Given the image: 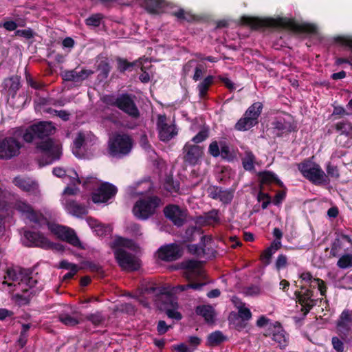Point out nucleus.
<instances>
[{
	"mask_svg": "<svg viewBox=\"0 0 352 352\" xmlns=\"http://www.w3.org/2000/svg\"><path fill=\"white\" fill-rule=\"evenodd\" d=\"M34 294H31L30 292H23V294H16L15 298L19 303L25 305L30 303L31 297Z\"/></svg>",
	"mask_w": 352,
	"mask_h": 352,
	"instance_id": "052dcab7",
	"label": "nucleus"
},
{
	"mask_svg": "<svg viewBox=\"0 0 352 352\" xmlns=\"http://www.w3.org/2000/svg\"><path fill=\"white\" fill-rule=\"evenodd\" d=\"M283 188V190L278 191L275 196L274 197L272 201L274 205L278 206L285 200L287 194V189L285 187H284Z\"/></svg>",
	"mask_w": 352,
	"mask_h": 352,
	"instance_id": "0e129e2a",
	"label": "nucleus"
},
{
	"mask_svg": "<svg viewBox=\"0 0 352 352\" xmlns=\"http://www.w3.org/2000/svg\"><path fill=\"white\" fill-rule=\"evenodd\" d=\"M167 118L165 114L158 115L157 120V127L158 130L159 138L161 141L167 142L177 135L176 126L168 124Z\"/></svg>",
	"mask_w": 352,
	"mask_h": 352,
	"instance_id": "f3484780",
	"label": "nucleus"
},
{
	"mask_svg": "<svg viewBox=\"0 0 352 352\" xmlns=\"http://www.w3.org/2000/svg\"><path fill=\"white\" fill-rule=\"evenodd\" d=\"M117 69L120 73H124L126 71H132L135 65V62H129L126 59L118 58L117 59Z\"/></svg>",
	"mask_w": 352,
	"mask_h": 352,
	"instance_id": "49530a36",
	"label": "nucleus"
},
{
	"mask_svg": "<svg viewBox=\"0 0 352 352\" xmlns=\"http://www.w3.org/2000/svg\"><path fill=\"white\" fill-rule=\"evenodd\" d=\"M196 314L204 318L207 322L213 321L214 311L210 305H199L196 307Z\"/></svg>",
	"mask_w": 352,
	"mask_h": 352,
	"instance_id": "ea45409f",
	"label": "nucleus"
},
{
	"mask_svg": "<svg viewBox=\"0 0 352 352\" xmlns=\"http://www.w3.org/2000/svg\"><path fill=\"white\" fill-rule=\"evenodd\" d=\"M102 19V15L101 14H94L85 20V24L87 26L97 28L100 26Z\"/></svg>",
	"mask_w": 352,
	"mask_h": 352,
	"instance_id": "603ef678",
	"label": "nucleus"
},
{
	"mask_svg": "<svg viewBox=\"0 0 352 352\" xmlns=\"http://www.w3.org/2000/svg\"><path fill=\"white\" fill-rule=\"evenodd\" d=\"M36 148L43 153L41 162L43 165L52 164L60 158V153L58 149L54 148V142L50 138L38 143Z\"/></svg>",
	"mask_w": 352,
	"mask_h": 352,
	"instance_id": "4468645a",
	"label": "nucleus"
},
{
	"mask_svg": "<svg viewBox=\"0 0 352 352\" xmlns=\"http://www.w3.org/2000/svg\"><path fill=\"white\" fill-rule=\"evenodd\" d=\"M223 188L219 186H211L208 188L209 197L213 199H219Z\"/></svg>",
	"mask_w": 352,
	"mask_h": 352,
	"instance_id": "338daca9",
	"label": "nucleus"
},
{
	"mask_svg": "<svg viewBox=\"0 0 352 352\" xmlns=\"http://www.w3.org/2000/svg\"><path fill=\"white\" fill-rule=\"evenodd\" d=\"M288 258L285 254H280L275 261V269L279 272L287 266Z\"/></svg>",
	"mask_w": 352,
	"mask_h": 352,
	"instance_id": "5fc2aeb1",
	"label": "nucleus"
},
{
	"mask_svg": "<svg viewBox=\"0 0 352 352\" xmlns=\"http://www.w3.org/2000/svg\"><path fill=\"white\" fill-rule=\"evenodd\" d=\"M219 146L221 148L220 156L222 160L227 162H232L236 157L234 150L226 141H220Z\"/></svg>",
	"mask_w": 352,
	"mask_h": 352,
	"instance_id": "72a5a7b5",
	"label": "nucleus"
},
{
	"mask_svg": "<svg viewBox=\"0 0 352 352\" xmlns=\"http://www.w3.org/2000/svg\"><path fill=\"white\" fill-rule=\"evenodd\" d=\"M20 77L15 75L8 78L3 81V87L7 90L8 96L14 98L21 87Z\"/></svg>",
	"mask_w": 352,
	"mask_h": 352,
	"instance_id": "bb28decb",
	"label": "nucleus"
},
{
	"mask_svg": "<svg viewBox=\"0 0 352 352\" xmlns=\"http://www.w3.org/2000/svg\"><path fill=\"white\" fill-rule=\"evenodd\" d=\"M255 155L252 151L245 152V157L242 159L243 167L245 170L251 171L254 170Z\"/></svg>",
	"mask_w": 352,
	"mask_h": 352,
	"instance_id": "c03bdc74",
	"label": "nucleus"
},
{
	"mask_svg": "<svg viewBox=\"0 0 352 352\" xmlns=\"http://www.w3.org/2000/svg\"><path fill=\"white\" fill-rule=\"evenodd\" d=\"M342 248L343 243L341 241V239L336 238L332 243L330 253L333 256L336 257L340 254V252Z\"/></svg>",
	"mask_w": 352,
	"mask_h": 352,
	"instance_id": "6e6d98bb",
	"label": "nucleus"
},
{
	"mask_svg": "<svg viewBox=\"0 0 352 352\" xmlns=\"http://www.w3.org/2000/svg\"><path fill=\"white\" fill-rule=\"evenodd\" d=\"M133 146V140L127 134H116L109 141L108 150L111 156L122 157L128 155Z\"/></svg>",
	"mask_w": 352,
	"mask_h": 352,
	"instance_id": "423d86ee",
	"label": "nucleus"
},
{
	"mask_svg": "<svg viewBox=\"0 0 352 352\" xmlns=\"http://www.w3.org/2000/svg\"><path fill=\"white\" fill-rule=\"evenodd\" d=\"M13 208L23 217L39 228L49 223L47 219L41 212L35 210L25 200L16 199L13 204Z\"/></svg>",
	"mask_w": 352,
	"mask_h": 352,
	"instance_id": "0eeeda50",
	"label": "nucleus"
},
{
	"mask_svg": "<svg viewBox=\"0 0 352 352\" xmlns=\"http://www.w3.org/2000/svg\"><path fill=\"white\" fill-rule=\"evenodd\" d=\"M142 7L149 14H159L166 6L164 0H142Z\"/></svg>",
	"mask_w": 352,
	"mask_h": 352,
	"instance_id": "cd10ccee",
	"label": "nucleus"
},
{
	"mask_svg": "<svg viewBox=\"0 0 352 352\" xmlns=\"http://www.w3.org/2000/svg\"><path fill=\"white\" fill-rule=\"evenodd\" d=\"M274 253L271 248H267L261 255V260L263 262L265 265H268L271 263V258Z\"/></svg>",
	"mask_w": 352,
	"mask_h": 352,
	"instance_id": "69168bd1",
	"label": "nucleus"
},
{
	"mask_svg": "<svg viewBox=\"0 0 352 352\" xmlns=\"http://www.w3.org/2000/svg\"><path fill=\"white\" fill-rule=\"evenodd\" d=\"M337 265L341 269H346L352 267V254H345L342 255L337 262Z\"/></svg>",
	"mask_w": 352,
	"mask_h": 352,
	"instance_id": "09e8293b",
	"label": "nucleus"
},
{
	"mask_svg": "<svg viewBox=\"0 0 352 352\" xmlns=\"http://www.w3.org/2000/svg\"><path fill=\"white\" fill-rule=\"evenodd\" d=\"M287 118L278 117L271 123L272 133L278 138L298 131V126L293 117L287 114Z\"/></svg>",
	"mask_w": 352,
	"mask_h": 352,
	"instance_id": "6e6552de",
	"label": "nucleus"
},
{
	"mask_svg": "<svg viewBox=\"0 0 352 352\" xmlns=\"http://www.w3.org/2000/svg\"><path fill=\"white\" fill-rule=\"evenodd\" d=\"M97 69L99 72L98 76V78L102 80L106 79L109 76L111 66L107 61L101 60L98 65Z\"/></svg>",
	"mask_w": 352,
	"mask_h": 352,
	"instance_id": "a18cd8bd",
	"label": "nucleus"
},
{
	"mask_svg": "<svg viewBox=\"0 0 352 352\" xmlns=\"http://www.w3.org/2000/svg\"><path fill=\"white\" fill-rule=\"evenodd\" d=\"M242 25L250 27L252 30L262 28H283L296 33L316 34L318 28L315 24L298 23L293 19L287 17L259 18L256 16H243L240 19Z\"/></svg>",
	"mask_w": 352,
	"mask_h": 352,
	"instance_id": "f257e3e1",
	"label": "nucleus"
},
{
	"mask_svg": "<svg viewBox=\"0 0 352 352\" xmlns=\"http://www.w3.org/2000/svg\"><path fill=\"white\" fill-rule=\"evenodd\" d=\"M59 320L67 326L74 327L80 322L79 320L67 314H63L59 316Z\"/></svg>",
	"mask_w": 352,
	"mask_h": 352,
	"instance_id": "8fccbe9b",
	"label": "nucleus"
},
{
	"mask_svg": "<svg viewBox=\"0 0 352 352\" xmlns=\"http://www.w3.org/2000/svg\"><path fill=\"white\" fill-rule=\"evenodd\" d=\"M135 98V96L133 94L122 93L117 96L106 95L103 98V102L107 105L118 108L131 118L136 120L140 117V112Z\"/></svg>",
	"mask_w": 352,
	"mask_h": 352,
	"instance_id": "f03ea898",
	"label": "nucleus"
},
{
	"mask_svg": "<svg viewBox=\"0 0 352 352\" xmlns=\"http://www.w3.org/2000/svg\"><path fill=\"white\" fill-rule=\"evenodd\" d=\"M199 262L195 260H188L184 263V268L187 270L184 273V277L190 281L192 279L193 274L198 270Z\"/></svg>",
	"mask_w": 352,
	"mask_h": 352,
	"instance_id": "a19ab883",
	"label": "nucleus"
},
{
	"mask_svg": "<svg viewBox=\"0 0 352 352\" xmlns=\"http://www.w3.org/2000/svg\"><path fill=\"white\" fill-rule=\"evenodd\" d=\"M25 269H21L20 270L19 272L18 273L15 270L12 268H8L6 270V276H4L5 280L3 282V284H7L8 286H11L12 284L8 283L7 280H12V281H20L21 282V276L24 274V270Z\"/></svg>",
	"mask_w": 352,
	"mask_h": 352,
	"instance_id": "79ce46f5",
	"label": "nucleus"
},
{
	"mask_svg": "<svg viewBox=\"0 0 352 352\" xmlns=\"http://www.w3.org/2000/svg\"><path fill=\"white\" fill-rule=\"evenodd\" d=\"M332 127L339 134L335 139L336 143L341 147H347L352 140V122L342 120L335 123Z\"/></svg>",
	"mask_w": 352,
	"mask_h": 352,
	"instance_id": "9b49d317",
	"label": "nucleus"
},
{
	"mask_svg": "<svg viewBox=\"0 0 352 352\" xmlns=\"http://www.w3.org/2000/svg\"><path fill=\"white\" fill-rule=\"evenodd\" d=\"M227 338L219 330L210 333L207 336L206 345L208 346H217L225 342Z\"/></svg>",
	"mask_w": 352,
	"mask_h": 352,
	"instance_id": "e433bc0d",
	"label": "nucleus"
},
{
	"mask_svg": "<svg viewBox=\"0 0 352 352\" xmlns=\"http://www.w3.org/2000/svg\"><path fill=\"white\" fill-rule=\"evenodd\" d=\"M257 176L260 180V183L261 185L274 183L280 188L285 187L283 182L278 177V176L274 173L272 171H260L257 173Z\"/></svg>",
	"mask_w": 352,
	"mask_h": 352,
	"instance_id": "a878e982",
	"label": "nucleus"
},
{
	"mask_svg": "<svg viewBox=\"0 0 352 352\" xmlns=\"http://www.w3.org/2000/svg\"><path fill=\"white\" fill-rule=\"evenodd\" d=\"M38 283L37 280L32 276V271L31 270H25L24 274L21 276L20 285L24 284L28 288L22 289V292H30L31 294H35L36 291L33 287Z\"/></svg>",
	"mask_w": 352,
	"mask_h": 352,
	"instance_id": "c756f323",
	"label": "nucleus"
},
{
	"mask_svg": "<svg viewBox=\"0 0 352 352\" xmlns=\"http://www.w3.org/2000/svg\"><path fill=\"white\" fill-rule=\"evenodd\" d=\"M252 318V314L248 307L240 306L238 307V312L234 311L230 314L228 321L237 331H241L247 327L248 322Z\"/></svg>",
	"mask_w": 352,
	"mask_h": 352,
	"instance_id": "2eb2a0df",
	"label": "nucleus"
},
{
	"mask_svg": "<svg viewBox=\"0 0 352 352\" xmlns=\"http://www.w3.org/2000/svg\"><path fill=\"white\" fill-rule=\"evenodd\" d=\"M198 221L207 226L219 224L221 221L219 217V210L217 209H212L208 212L204 213L203 216H199L198 217Z\"/></svg>",
	"mask_w": 352,
	"mask_h": 352,
	"instance_id": "473e14b6",
	"label": "nucleus"
},
{
	"mask_svg": "<svg viewBox=\"0 0 352 352\" xmlns=\"http://www.w3.org/2000/svg\"><path fill=\"white\" fill-rule=\"evenodd\" d=\"M26 81L29 86L36 90H42L45 87V84L41 81H36L30 75L26 76Z\"/></svg>",
	"mask_w": 352,
	"mask_h": 352,
	"instance_id": "13d9d810",
	"label": "nucleus"
},
{
	"mask_svg": "<svg viewBox=\"0 0 352 352\" xmlns=\"http://www.w3.org/2000/svg\"><path fill=\"white\" fill-rule=\"evenodd\" d=\"M203 234V230L197 226H192L186 228L184 234V239L186 241L192 242L200 238Z\"/></svg>",
	"mask_w": 352,
	"mask_h": 352,
	"instance_id": "4c0bfd02",
	"label": "nucleus"
},
{
	"mask_svg": "<svg viewBox=\"0 0 352 352\" xmlns=\"http://www.w3.org/2000/svg\"><path fill=\"white\" fill-rule=\"evenodd\" d=\"M118 192V188L109 182H102L91 193V200L95 204L107 203L113 198Z\"/></svg>",
	"mask_w": 352,
	"mask_h": 352,
	"instance_id": "ddd939ff",
	"label": "nucleus"
},
{
	"mask_svg": "<svg viewBox=\"0 0 352 352\" xmlns=\"http://www.w3.org/2000/svg\"><path fill=\"white\" fill-rule=\"evenodd\" d=\"M162 204L161 199L156 196H148L138 199L133 208L134 215L139 219L146 220L156 213Z\"/></svg>",
	"mask_w": 352,
	"mask_h": 352,
	"instance_id": "39448f33",
	"label": "nucleus"
},
{
	"mask_svg": "<svg viewBox=\"0 0 352 352\" xmlns=\"http://www.w3.org/2000/svg\"><path fill=\"white\" fill-rule=\"evenodd\" d=\"M335 42L342 46L348 47L352 52V36H338L335 38Z\"/></svg>",
	"mask_w": 352,
	"mask_h": 352,
	"instance_id": "864d4df0",
	"label": "nucleus"
},
{
	"mask_svg": "<svg viewBox=\"0 0 352 352\" xmlns=\"http://www.w3.org/2000/svg\"><path fill=\"white\" fill-rule=\"evenodd\" d=\"M164 216L175 226H182L186 221L184 211L177 205L170 204L164 208Z\"/></svg>",
	"mask_w": 352,
	"mask_h": 352,
	"instance_id": "412c9836",
	"label": "nucleus"
},
{
	"mask_svg": "<svg viewBox=\"0 0 352 352\" xmlns=\"http://www.w3.org/2000/svg\"><path fill=\"white\" fill-rule=\"evenodd\" d=\"M209 137V129L208 127H204L201 130L195 135L192 139L191 141L195 143V144H197L203 142Z\"/></svg>",
	"mask_w": 352,
	"mask_h": 352,
	"instance_id": "3c124183",
	"label": "nucleus"
},
{
	"mask_svg": "<svg viewBox=\"0 0 352 352\" xmlns=\"http://www.w3.org/2000/svg\"><path fill=\"white\" fill-rule=\"evenodd\" d=\"M155 301L161 310H166L169 308H176L177 302L175 297L165 287L159 289Z\"/></svg>",
	"mask_w": 352,
	"mask_h": 352,
	"instance_id": "4be33fe9",
	"label": "nucleus"
},
{
	"mask_svg": "<svg viewBox=\"0 0 352 352\" xmlns=\"http://www.w3.org/2000/svg\"><path fill=\"white\" fill-rule=\"evenodd\" d=\"M114 255L119 266L123 270L136 271L140 267L139 261L132 254L122 248L116 249Z\"/></svg>",
	"mask_w": 352,
	"mask_h": 352,
	"instance_id": "dca6fc26",
	"label": "nucleus"
},
{
	"mask_svg": "<svg viewBox=\"0 0 352 352\" xmlns=\"http://www.w3.org/2000/svg\"><path fill=\"white\" fill-rule=\"evenodd\" d=\"M214 76L208 75L201 81L197 87L199 91V96L201 99L207 98L208 91L212 85L214 84Z\"/></svg>",
	"mask_w": 352,
	"mask_h": 352,
	"instance_id": "f704fd0d",
	"label": "nucleus"
},
{
	"mask_svg": "<svg viewBox=\"0 0 352 352\" xmlns=\"http://www.w3.org/2000/svg\"><path fill=\"white\" fill-rule=\"evenodd\" d=\"M313 296L314 292L305 286H301L300 291L294 292L296 301L301 305L300 311L304 313V317H306L317 303V300L314 299Z\"/></svg>",
	"mask_w": 352,
	"mask_h": 352,
	"instance_id": "f8f14e48",
	"label": "nucleus"
},
{
	"mask_svg": "<svg viewBox=\"0 0 352 352\" xmlns=\"http://www.w3.org/2000/svg\"><path fill=\"white\" fill-rule=\"evenodd\" d=\"M84 320L91 322L95 327H98L105 321V317L102 311H97L85 315Z\"/></svg>",
	"mask_w": 352,
	"mask_h": 352,
	"instance_id": "37998d69",
	"label": "nucleus"
},
{
	"mask_svg": "<svg viewBox=\"0 0 352 352\" xmlns=\"http://www.w3.org/2000/svg\"><path fill=\"white\" fill-rule=\"evenodd\" d=\"M164 188L170 192H177L179 190V183L174 181L172 177H167L164 184Z\"/></svg>",
	"mask_w": 352,
	"mask_h": 352,
	"instance_id": "de8ad7c7",
	"label": "nucleus"
},
{
	"mask_svg": "<svg viewBox=\"0 0 352 352\" xmlns=\"http://www.w3.org/2000/svg\"><path fill=\"white\" fill-rule=\"evenodd\" d=\"M56 131V127L52 122L39 121L32 124L26 129L19 128L15 134L21 135L27 143H31L34 139L48 138Z\"/></svg>",
	"mask_w": 352,
	"mask_h": 352,
	"instance_id": "7ed1b4c3",
	"label": "nucleus"
},
{
	"mask_svg": "<svg viewBox=\"0 0 352 352\" xmlns=\"http://www.w3.org/2000/svg\"><path fill=\"white\" fill-rule=\"evenodd\" d=\"M22 146L14 137H6L0 140V160H9L18 156Z\"/></svg>",
	"mask_w": 352,
	"mask_h": 352,
	"instance_id": "9d476101",
	"label": "nucleus"
},
{
	"mask_svg": "<svg viewBox=\"0 0 352 352\" xmlns=\"http://www.w3.org/2000/svg\"><path fill=\"white\" fill-rule=\"evenodd\" d=\"M58 239L66 241L74 247L82 248V243L76 232L67 226L57 225L52 230Z\"/></svg>",
	"mask_w": 352,
	"mask_h": 352,
	"instance_id": "a211bd4d",
	"label": "nucleus"
},
{
	"mask_svg": "<svg viewBox=\"0 0 352 352\" xmlns=\"http://www.w3.org/2000/svg\"><path fill=\"white\" fill-rule=\"evenodd\" d=\"M336 331L344 342H350L352 334V310L344 309L336 322Z\"/></svg>",
	"mask_w": 352,
	"mask_h": 352,
	"instance_id": "1a4fd4ad",
	"label": "nucleus"
},
{
	"mask_svg": "<svg viewBox=\"0 0 352 352\" xmlns=\"http://www.w3.org/2000/svg\"><path fill=\"white\" fill-rule=\"evenodd\" d=\"M263 105L260 102H256L250 105L245 111L244 116L249 117L250 118L254 119V122L256 124L258 123V118L261 114Z\"/></svg>",
	"mask_w": 352,
	"mask_h": 352,
	"instance_id": "c9c22d12",
	"label": "nucleus"
},
{
	"mask_svg": "<svg viewBox=\"0 0 352 352\" xmlns=\"http://www.w3.org/2000/svg\"><path fill=\"white\" fill-rule=\"evenodd\" d=\"M233 190L231 189L222 190L219 199L223 204H230L233 199Z\"/></svg>",
	"mask_w": 352,
	"mask_h": 352,
	"instance_id": "680f3d73",
	"label": "nucleus"
},
{
	"mask_svg": "<svg viewBox=\"0 0 352 352\" xmlns=\"http://www.w3.org/2000/svg\"><path fill=\"white\" fill-rule=\"evenodd\" d=\"M256 124H257L254 122V119L250 118L249 117L243 115V116L235 124L234 129L239 131H245L249 130Z\"/></svg>",
	"mask_w": 352,
	"mask_h": 352,
	"instance_id": "58836bf2",
	"label": "nucleus"
},
{
	"mask_svg": "<svg viewBox=\"0 0 352 352\" xmlns=\"http://www.w3.org/2000/svg\"><path fill=\"white\" fill-rule=\"evenodd\" d=\"M220 151L219 142L216 140L212 141L208 146V153L213 157H218L220 156Z\"/></svg>",
	"mask_w": 352,
	"mask_h": 352,
	"instance_id": "bf43d9fd",
	"label": "nucleus"
},
{
	"mask_svg": "<svg viewBox=\"0 0 352 352\" xmlns=\"http://www.w3.org/2000/svg\"><path fill=\"white\" fill-rule=\"evenodd\" d=\"M65 208L68 213L77 217L85 215L88 212L87 208L84 204L70 198L65 199Z\"/></svg>",
	"mask_w": 352,
	"mask_h": 352,
	"instance_id": "393cba45",
	"label": "nucleus"
},
{
	"mask_svg": "<svg viewBox=\"0 0 352 352\" xmlns=\"http://www.w3.org/2000/svg\"><path fill=\"white\" fill-rule=\"evenodd\" d=\"M212 242V238L211 236H201V245H202V254L204 256H206L207 258H215L217 252L212 248L211 243Z\"/></svg>",
	"mask_w": 352,
	"mask_h": 352,
	"instance_id": "7c9ffc66",
	"label": "nucleus"
},
{
	"mask_svg": "<svg viewBox=\"0 0 352 352\" xmlns=\"http://www.w3.org/2000/svg\"><path fill=\"white\" fill-rule=\"evenodd\" d=\"M302 175L315 185L328 184L330 179L326 175L319 164L309 159H305L298 164Z\"/></svg>",
	"mask_w": 352,
	"mask_h": 352,
	"instance_id": "20e7f679",
	"label": "nucleus"
},
{
	"mask_svg": "<svg viewBox=\"0 0 352 352\" xmlns=\"http://www.w3.org/2000/svg\"><path fill=\"white\" fill-rule=\"evenodd\" d=\"M349 115V113L342 106H334L333 112L331 113V116L333 118V120H336L344 117V116Z\"/></svg>",
	"mask_w": 352,
	"mask_h": 352,
	"instance_id": "e2e57ef3",
	"label": "nucleus"
},
{
	"mask_svg": "<svg viewBox=\"0 0 352 352\" xmlns=\"http://www.w3.org/2000/svg\"><path fill=\"white\" fill-rule=\"evenodd\" d=\"M157 254L160 259L167 262L176 261L181 256L179 247L176 243L161 246Z\"/></svg>",
	"mask_w": 352,
	"mask_h": 352,
	"instance_id": "b1692460",
	"label": "nucleus"
},
{
	"mask_svg": "<svg viewBox=\"0 0 352 352\" xmlns=\"http://www.w3.org/2000/svg\"><path fill=\"white\" fill-rule=\"evenodd\" d=\"M327 176L328 178L338 179L340 177L339 169L336 166L332 165L330 162L327 164L326 167Z\"/></svg>",
	"mask_w": 352,
	"mask_h": 352,
	"instance_id": "4d7b16f0",
	"label": "nucleus"
},
{
	"mask_svg": "<svg viewBox=\"0 0 352 352\" xmlns=\"http://www.w3.org/2000/svg\"><path fill=\"white\" fill-rule=\"evenodd\" d=\"M342 339L339 338L338 337H333L331 339V343L333 345V348L336 350V352H343L344 351V343L342 340Z\"/></svg>",
	"mask_w": 352,
	"mask_h": 352,
	"instance_id": "774afa93",
	"label": "nucleus"
},
{
	"mask_svg": "<svg viewBox=\"0 0 352 352\" xmlns=\"http://www.w3.org/2000/svg\"><path fill=\"white\" fill-rule=\"evenodd\" d=\"M171 14L175 16L180 23L184 21L188 23H193L199 21L200 17L190 11H186L183 8H179L176 11L172 12Z\"/></svg>",
	"mask_w": 352,
	"mask_h": 352,
	"instance_id": "2f4dec72",
	"label": "nucleus"
},
{
	"mask_svg": "<svg viewBox=\"0 0 352 352\" xmlns=\"http://www.w3.org/2000/svg\"><path fill=\"white\" fill-rule=\"evenodd\" d=\"M13 184L30 195H36L39 192L38 183L30 177L16 176L13 179Z\"/></svg>",
	"mask_w": 352,
	"mask_h": 352,
	"instance_id": "5701e85b",
	"label": "nucleus"
},
{
	"mask_svg": "<svg viewBox=\"0 0 352 352\" xmlns=\"http://www.w3.org/2000/svg\"><path fill=\"white\" fill-rule=\"evenodd\" d=\"M91 72L85 69H82L80 72L76 70H67L65 71L63 74V78L65 81L69 82H79L85 79Z\"/></svg>",
	"mask_w": 352,
	"mask_h": 352,
	"instance_id": "c85d7f7f",
	"label": "nucleus"
},
{
	"mask_svg": "<svg viewBox=\"0 0 352 352\" xmlns=\"http://www.w3.org/2000/svg\"><path fill=\"white\" fill-rule=\"evenodd\" d=\"M23 236L27 247H37L43 249L50 248V241L40 232L25 230Z\"/></svg>",
	"mask_w": 352,
	"mask_h": 352,
	"instance_id": "aec40b11",
	"label": "nucleus"
},
{
	"mask_svg": "<svg viewBox=\"0 0 352 352\" xmlns=\"http://www.w3.org/2000/svg\"><path fill=\"white\" fill-rule=\"evenodd\" d=\"M203 154L201 146L188 142L183 148L184 162L190 166H195L199 162Z\"/></svg>",
	"mask_w": 352,
	"mask_h": 352,
	"instance_id": "6ab92c4d",
	"label": "nucleus"
}]
</instances>
